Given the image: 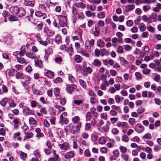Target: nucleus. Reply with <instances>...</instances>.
<instances>
[{
    "instance_id": "0e129e2a",
    "label": "nucleus",
    "mask_w": 161,
    "mask_h": 161,
    "mask_svg": "<svg viewBox=\"0 0 161 161\" xmlns=\"http://www.w3.org/2000/svg\"><path fill=\"white\" fill-rule=\"evenodd\" d=\"M8 103L9 106L10 107L13 108L16 106V104L14 103V101L12 100H9Z\"/></svg>"
},
{
    "instance_id": "c9c22d12",
    "label": "nucleus",
    "mask_w": 161,
    "mask_h": 161,
    "mask_svg": "<svg viewBox=\"0 0 161 161\" xmlns=\"http://www.w3.org/2000/svg\"><path fill=\"white\" fill-rule=\"evenodd\" d=\"M119 149L120 152L122 153H124L126 152L127 151V148L124 146L120 145L119 147Z\"/></svg>"
},
{
    "instance_id": "20e7f679",
    "label": "nucleus",
    "mask_w": 161,
    "mask_h": 161,
    "mask_svg": "<svg viewBox=\"0 0 161 161\" xmlns=\"http://www.w3.org/2000/svg\"><path fill=\"white\" fill-rule=\"evenodd\" d=\"M92 71V69L90 67H84L83 68L82 74L84 77L87 76L88 74H91Z\"/></svg>"
},
{
    "instance_id": "e2e57ef3",
    "label": "nucleus",
    "mask_w": 161,
    "mask_h": 161,
    "mask_svg": "<svg viewBox=\"0 0 161 161\" xmlns=\"http://www.w3.org/2000/svg\"><path fill=\"white\" fill-rule=\"evenodd\" d=\"M142 9L145 12H146L149 10L151 8V7L148 5L143 6Z\"/></svg>"
},
{
    "instance_id": "f8f14e48",
    "label": "nucleus",
    "mask_w": 161,
    "mask_h": 161,
    "mask_svg": "<svg viewBox=\"0 0 161 161\" xmlns=\"http://www.w3.org/2000/svg\"><path fill=\"white\" fill-rule=\"evenodd\" d=\"M59 146L61 150H67L69 149L70 147L69 144L66 142L62 144H60Z\"/></svg>"
},
{
    "instance_id": "e433bc0d",
    "label": "nucleus",
    "mask_w": 161,
    "mask_h": 161,
    "mask_svg": "<svg viewBox=\"0 0 161 161\" xmlns=\"http://www.w3.org/2000/svg\"><path fill=\"white\" fill-rule=\"evenodd\" d=\"M105 17V14L103 12L101 11L97 14V17L100 19H103Z\"/></svg>"
},
{
    "instance_id": "c85d7f7f",
    "label": "nucleus",
    "mask_w": 161,
    "mask_h": 161,
    "mask_svg": "<svg viewBox=\"0 0 161 161\" xmlns=\"http://www.w3.org/2000/svg\"><path fill=\"white\" fill-rule=\"evenodd\" d=\"M75 60L77 63H80L81 62L82 60V58L78 55H76L74 57Z\"/></svg>"
},
{
    "instance_id": "864d4df0",
    "label": "nucleus",
    "mask_w": 161,
    "mask_h": 161,
    "mask_svg": "<svg viewBox=\"0 0 161 161\" xmlns=\"http://www.w3.org/2000/svg\"><path fill=\"white\" fill-rule=\"evenodd\" d=\"M55 108L59 112H62V111H64L65 109V108L64 107L58 105H55Z\"/></svg>"
},
{
    "instance_id": "b1692460",
    "label": "nucleus",
    "mask_w": 161,
    "mask_h": 161,
    "mask_svg": "<svg viewBox=\"0 0 161 161\" xmlns=\"http://www.w3.org/2000/svg\"><path fill=\"white\" fill-rule=\"evenodd\" d=\"M25 134L26 135L24 138V141L31 138L33 136V134L32 132H25Z\"/></svg>"
},
{
    "instance_id": "dca6fc26",
    "label": "nucleus",
    "mask_w": 161,
    "mask_h": 161,
    "mask_svg": "<svg viewBox=\"0 0 161 161\" xmlns=\"http://www.w3.org/2000/svg\"><path fill=\"white\" fill-rule=\"evenodd\" d=\"M35 15L37 17H41L43 19H44L47 17V14L45 13H42L41 11H36Z\"/></svg>"
},
{
    "instance_id": "13d9d810",
    "label": "nucleus",
    "mask_w": 161,
    "mask_h": 161,
    "mask_svg": "<svg viewBox=\"0 0 161 161\" xmlns=\"http://www.w3.org/2000/svg\"><path fill=\"white\" fill-rule=\"evenodd\" d=\"M15 70L13 69H11L9 70L8 73V75L10 77H12L14 76V73Z\"/></svg>"
},
{
    "instance_id": "f03ea898",
    "label": "nucleus",
    "mask_w": 161,
    "mask_h": 161,
    "mask_svg": "<svg viewBox=\"0 0 161 161\" xmlns=\"http://www.w3.org/2000/svg\"><path fill=\"white\" fill-rule=\"evenodd\" d=\"M85 47L86 50L81 49L80 51V53L82 56H85L86 58H89L90 56L89 54L87 52H91V47L88 42H87L86 41L85 43Z\"/></svg>"
},
{
    "instance_id": "3c124183",
    "label": "nucleus",
    "mask_w": 161,
    "mask_h": 161,
    "mask_svg": "<svg viewBox=\"0 0 161 161\" xmlns=\"http://www.w3.org/2000/svg\"><path fill=\"white\" fill-rule=\"evenodd\" d=\"M92 118V114L90 112H87L86 114V121H90Z\"/></svg>"
},
{
    "instance_id": "393cba45",
    "label": "nucleus",
    "mask_w": 161,
    "mask_h": 161,
    "mask_svg": "<svg viewBox=\"0 0 161 161\" xmlns=\"http://www.w3.org/2000/svg\"><path fill=\"white\" fill-rule=\"evenodd\" d=\"M125 7L126 11L129 12L135 8V5L133 4L127 5L125 6Z\"/></svg>"
},
{
    "instance_id": "c03bdc74",
    "label": "nucleus",
    "mask_w": 161,
    "mask_h": 161,
    "mask_svg": "<svg viewBox=\"0 0 161 161\" xmlns=\"http://www.w3.org/2000/svg\"><path fill=\"white\" fill-rule=\"evenodd\" d=\"M87 42L90 45V46L92 48L93 47L95 43V41L93 39H91L90 40H87Z\"/></svg>"
},
{
    "instance_id": "a211bd4d",
    "label": "nucleus",
    "mask_w": 161,
    "mask_h": 161,
    "mask_svg": "<svg viewBox=\"0 0 161 161\" xmlns=\"http://www.w3.org/2000/svg\"><path fill=\"white\" fill-rule=\"evenodd\" d=\"M44 75L50 78H52L54 76V73L51 70H48L44 73Z\"/></svg>"
},
{
    "instance_id": "aec40b11",
    "label": "nucleus",
    "mask_w": 161,
    "mask_h": 161,
    "mask_svg": "<svg viewBox=\"0 0 161 161\" xmlns=\"http://www.w3.org/2000/svg\"><path fill=\"white\" fill-rule=\"evenodd\" d=\"M97 45L100 47H103L105 46V42L103 40L101 39L98 40L97 42Z\"/></svg>"
},
{
    "instance_id": "a18cd8bd",
    "label": "nucleus",
    "mask_w": 161,
    "mask_h": 161,
    "mask_svg": "<svg viewBox=\"0 0 161 161\" xmlns=\"http://www.w3.org/2000/svg\"><path fill=\"white\" fill-rule=\"evenodd\" d=\"M135 75L136 77V79L137 80H139L142 79V76L141 74L139 72H136L135 73Z\"/></svg>"
},
{
    "instance_id": "f3484780",
    "label": "nucleus",
    "mask_w": 161,
    "mask_h": 161,
    "mask_svg": "<svg viewBox=\"0 0 161 161\" xmlns=\"http://www.w3.org/2000/svg\"><path fill=\"white\" fill-rule=\"evenodd\" d=\"M33 111L29 108H27L23 110V113L24 114L27 116L28 115H31L33 114Z\"/></svg>"
},
{
    "instance_id": "4468645a",
    "label": "nucleus",
    "mask_w": 161,
    "mask_h": 161,
    "mask_svg": "<svg viewBox=\"0 0 161 161\" xmlns=\"http://www.w3.org/2000/svg\"><path fill=\"white\" fill-rule=\"evenodd\" d=\"M69 122L68 119L64 118L63 116V114H61L60 116L59 122L62 123V125L67 124Z\"/></svg>"
},
{
    "instance_id": "1a4fd4ad",
    "label": "nucleus",
    "mask_w": 161,
    "mask_h": 161,
    "mask_svg": "<svg viewBox=\"0 0 161 161\" xmlns=\"http://www.w3.org/2000/svg\"><path fill=\"white\" fill-rule=\"evenodd\" d=\"M19 8L18 7L14 6H11L9 8L10 12L12 13L14 15H17L18 14V11H19Z\"/></svg>"
},
{
    "instance_id": "79ce46f5",
    "label": "nucleus",
    "mask_w": 161,
    "mask_h": 161,
    "mask_svg": "<svg viewBox=\"0 0 161 161\" xmlns=\"http://www.w3.org/2000/svg\"><path fill=\"white\" fill-rule=\"evenodd\" d=\"M90 103L92 104H95L97 102V99L96 97H91L90 98Z\"/></svg>"
},
{
    "instance_id": "473e14b6",
    "label": "nucleus",
    "mask_w": 161,
    "mask_h": 161,
    "mask_svg": "<svg viewBox=\"0 0 161 161\" xmlns=\"http://www.w3.org/2000/svg\"><path fill=\"white\" fill-rule=\"evenodd\" d=\"M75 5L78 8H84L86 7V5L82 2L75 3Z\"/></svg>"
},
{
    "instance_id": "bb28decb",
    "label": "nucleus",
    "mask_w": 161,
    "mask_h": 161,
    "mask_svg": "<svg viewBox=\"0 0 161 161\" xmlns=\"http://www.w3.org/2000/svg\"><path fill=\"white\" fill-rule=\"evenodd\" d=\"M138 28L141 31H143L146 30V27L142 23H141L138 25Z\"/></svg>"
},
{
    "instance_id": "f257e3e1",
    "label": "nucleus",
    "mask_w": 161,
    "mask_h": 161,
    "mask_svg": "<svg viewBox=\"0 0 161 161\" xmlns=\"http://www.w3.org/2000/svg\"><path fill=\"white\" fill-rule=\"evenodd\" d=\"M16 78L17 79H22L26 78L27 80L22 82V84L25 88L30 83L31 80V78L29 76H26L22 72H18L17 73L15 76Z\"/></svg>"
},
{
    "instance_id": "69168bd1",
    "label": "nucleus",
    "mask_w": 161,
    "mask_h": 161,
    "mask_svg": "<svg viewBox=\"0 0 161 161\" xmlns=\"http://www.w3.org/2000/svg\"><path fill=\"white\" fill-rule=\"evenodd\" d=\"M129 140V137L126 135H125L122 137V140L124 142H127Z\"/></svg>"
},
{
    "instance_id": "680f3d73",
    "label": "nucleus",
    "mask_w": 161,
    "mask_h": 161,
    "mask_svg": "<svg viewBox=\"0 0 161 161\" xmlns=\"http://www.w3.org/2000/svg\"><path fill=\"white\" fill-rule=\"evenodd\" d=\"M21 50L19 53V55L21 57L24 56V54L25 52V46H22L21 47Z\"/></svg>"
},
{
    "instance_id": "a19ab883",
    "label": "nucleus",
    "mask_w": 161,
    "mask_h": 161,
    "mask_svg": "<svg viewBox=\"0 0 161 161\" xmlns=\"http://www.w3.org/2000/svg\"><path fill=\"white\" fill-rule=\"evenodd\" d=\"M33 154L35 157L41 160V154L38 150H36L34 151L33 152Z\"/></svg>"
},
{
    "instance_id": "39448f33",
    "label": "nucleus",
    "mask_w": 161,
    "mask_h": 161,
    "mask_svg": "<svg viewBox=\"0 0 161 161\" xmlns=\"http://www.w3.org/2000/svg\"><path fill=\"white\" fill-rule=\"evenodd\" d=\"M76 88L77 86L75 85H67L66 86V91L68 93L71 94Z\"/></svg>"
},
{
    "instance_id": "4d7b16f0",
    "label": "nucleus",
    "mask_w": 161,
    "mask_h": 161,
    "mask_svg": "<svg viewBox=\"0 0 161 161\" xmlns=\"http://www.w3.org/2000/svg\"><path fill=\"white\" fill-rule=\"evenodd\" d=\"M117 52L118 53H122L124 52V49L123 47L121 46H119L117 49Z\"/></svg>"
},
{
    "instance_id": "2eb2a0df",
    "label": "nucleus",
    "mask_w": 161,
    "mask_h": 161,
    "mask_svg": "<svg viewBox=\"0 0 161 161\" xmlns=\"http://www.w3.org/2000/svg\"><path fill=\"white\" fill-rule=\"evenodd\" d=\"M128 128V125L127 123L125 122H122L121 129L122 132L125 133L126 131V129H127Z\"/></svg>"
},
{
    "instance_id": "ea45409f",
    "label": "nucleus",
    "mask_w": 161,
    "mask_h": 161,
    "mask_svg": "<svg viewBox=\"0 0 161 161\" xmlns=\"http://www.w3.org/2000/svg\"><path fill=\"white\" fill-rule=\"evenodd\" d=\"M121 157L125 161H128L129 160V155L126 154L122 153Z\"/></svg>"
},
{
    "instance_id": "72a5a7b5",
    "label": "nucleus",
    "mask_w": 161,
    "mask_h": 161,
    "mask_svg": "<svg viewBox=\"0 0 161 161\" xmlns=\"http://www.w3.org/2000/svg\"><path fill=\"white\" fill-rule=\"evenodd\" d=\"M29 122L31 125H35L37 124L36 120L33 117H30L29 119Z\"/></svg>"
},
{
    "instance_id": "ddd939ff",
    "label": "nucleus",
    "mask_w": 161,
    "mask_h": 161,
    "mask_svg": "<svg viewBox=\"0 0 161 161\" xmlns=\"http://www.w3.org/2000/svg\"><path fill=\"white\" fill-rule=\"evenodd\" d=\"M120 61L121 65L125 67H127L129 66V62L125 59L122 57L119 58Z\"/></svg>"
},
{
    "instance_id": "052dcab7",
    "label": "nucleus",
    "mask_w": 161,
    "mask_h": 161,
    "mask_svg": "<svg viewBox=\"0 0 161 161\" xmlns=\"http://www.w3.org/2000/svg\"><path fill=\"white\" fill-rule=\"evenodd\" d=\"M112 154L114 156L117 158L119 155V152L118 150L115 149L113 151Z\"/></svg>"
},
{
    "instance_id": "7ed1b4c3",
    "label": "nucleus",
    "mask_w": 161,
    "mask_h": 161,
    "mask_svg": "<svg viewBox=\"0 0 161 161\" xmlns=\"http://www.w3.org/2000/svg\"><path fill=\"white\" fill-rule=\"evenodd\" d=\"M66 127L69 130L70 132L73 134H75V133H79L81 128L77 125L74 126L72 123L70 124Z\"/></svg>"
},
{
    "instance_id": "9b49d317",
    "label": "nucleus",
    "mask_w": 161,
    "mask_h": 161,
    "mask_svg": "<svg viewBox=\"0 0 161 161\" xmlns=\"http://www.w3.org/2000/svg\"><path fill=\"white\" fill-rule=\"evenodd\" d=\"M75 152L71 151L66 153L64 154V156L66 159H69L73 158Z\"/></svg>"
},
{
    "instance_id": "cd10ccee",
    "label": "nucleus",
    "mask_w": 161,
    "mask_h": 161,
    "mask_svg": "<svg viewBox=\"0 0 161 161\" xmlns=\"http://www.w3.org/2000/svg\"><path fill=\"white\" fill-rule=\"evenodd\" d=\"M91 138L92 140L93 141L97 140L98 138L97 133L96 132H93L91 135Z\"/></svg>"
},
{
    "instance_id": "6e6552de",
    "label": "nucleus",
    "mask_w": 161,
    "mask_h": 161,
    "mask_svg": "<svg viewBox=\"0 0 161 161\" xmlns=\"http://www.w3.org/2000/svg\"><path fill=\"white\" fill-rule=\"evenodd\" d=\"M135 130L138 133H141L144 130V127L141 124H137L135 127Z\"/></svg>"
},
{
    "instance_id": "423d86ee",
    "label": "nucleus",
    "mask_w": 161,
    "mask_h": 161,
    "mask_svg": "<svg viewBox=\"0 0 161 161\" xmlns=\"http://www.w3.org/2000/svg\"><path fill=\"white\" fill-rule=\"evenodd\" d=\"M80 120V117L77 116H74L72 118V121L73 123L76 124V125L78 126L81 127L82 123Z\"/></svg>"
},
{
    "instance_id": "338daca9",
    "label": "nucleus",
    "mask_w": 161,
    "mask_h": 161,
    "mask_svg": "<svg viewBox=\"0 0 161 161\" xmlns=\"http://www.w3.org/2000/svg\"><path fill=\"white\" fill-rule=\"evenodd\" d=\"M109 114L113 116H116L117 114V112L113 109L111 110L110 111Z\"/></svg>"
},
{
    "instance_id": "603ef678",
    "label": "nucleus",
    "mask_w": 161,
    "mask_h": 161,
    "mask_svg": "<svg viewBox=\"0 0 161 161\" xmlns=\"http://www.w3.org/2000/svg\"><path fill=\"white\" fill-rule=\"evenodd\" d=\"M68 79L71 83H74L75 81V78L71 74L68 75Z\"/></svg>"
},
{
    "instance_id": "49530a36",
    "label": "nucleus",
    "mask_w": 161,
    "mask_h": 161,
    "mask_svg": "<svg viewBox=\"0 0 161 161\" xmlns=\"http://www.w3.org/2000/svg\"><path fill=\"white\" fill-rule=\"evenodd\" d=\"M8 101V98L7 97L4 98L2 99L0 102L1 104L4 107L6 105Z\"/></svg>"
},
{
    "instance_id": "8fccbe9b",
    "label": "nucleus",
    "mask_w": 161,
    "mask_h": 161,
    "mask_svg": "<svg viewBox=\"0 0 161 161\" xmlns=\"http://www.w3.org/2000/svg\"><path fill=\"white\" fill-rule=\"evenodd\" d=\"M128 122L131 125H134L136 123L135 119L133 118H130L128 119Z\"/></svg>"
},
{
    "instance_id": "5fc2aeb1",
    "label": "nucleus",
    "mask_w": 161,
    "mask_h": 161,
    "mask_svg": "<svg viewBox=\"0 0 161 161\" xmlns=\"http://www.w3.org/2000/svg\"><path fill=\"white\" fill-rule=\"evenodd\" d=\"M54 93L55 96L58 97L59 94L60 90L57 88H55L54 89Z\"/></svg>"
},
{
    "instance_id": "0eeeda50",
    "label": "nucleus",
    "mask_w": 161,
    "mask_h": 161,
    "mask_svg": "<svg viewBox=\"0 0 161 161\" xmlns=\"http://www.w3.org/2000/svg\"><path fill=\"white\" fill-rule=\"evenodd\" d=\"M59 24L61 27H65L67 25V19L65 17L62 15L59 16Z\"/></svg>"
},
{
    "instance_id": "4be33fe9",
    "label": "nucleus",
    "mask_w": 161,
    "mask_h": 161,
    "mask_svg": "<svg viewBox=\"0 0 161 161\" xmlns=\"http://www.w3.org/2000/svg\"><path fill=\"white\" fill-rule=\"evenodd\" d=\"M26 56L29 58L31 59H35L36 56V54L31 52H28L25 54Z\"/></svg>"
},
{
    "instance_id": "f704fd0d",
    "label": "nucleus",
    "mask_w": 161,
    "mask_h": 161,
    "mask_svg": "<svg viewBox=\"0 0 161 161\" xmlns=\"http://www.w3.org/2000/svg\"><path fill=\"white\" fill-rule=\"evenodd\" d=\"M106 85L107 86H108V84L106 81H104L103 83L101 84L100 88L102 90L105 91L106 90L107 88Z\"/></svg>"
},
{
    "instance_id": "774afa93",
    "label": "nucleus",
    "mask_w": 161,
    "mask_h": 161,
    "mask_svg": "<svg viewBox=\"0 0 161 161\" xmlns=\"http://www.w3.org/2000/svg\"><path fill=\"white\" fill-rule=\"evenodd\" d=\"M126 24L128 27H131L133 25V22L132 20H129L126 21Z\"/></svg>"
},
{
    "instance_id": "2f4dec72",
    "label": "nucleus",
    "mask_w": 161,
    "mask_h": 161,
    "mask_svg": "<svg viewBox=\"0 0 161 161\" xmlns=\"http://www.w3.org/2000/svg\"><path fill=\"white\" fill-rule=\"evenodd\" d=\"M20 158L23 160L25 161L27 157V154L26 153L23 152L22 151H20Z\"/></svg>"
},
{
    "instance_id": "a878e982",
    "label": "nucleus",
    "mask_w": 161,
    "mask_h": 161,
    "mask_svg": "<svg viewBox=\"0 0 161 161\" xmlns=\"http://www.w3.org/2000/svg\"><path fill=\"white\" fill-rule=\"evenodd\" d=\"M35 65L36 66H38L40 68H42L43 66L42 61L41 60H35Z\"/></svg>"
},
{
    "instance_id": "09e8293b",
    "label": "nucleus",
    "mask_w": 161,
    "mask_h": 161,
    "mask_svg": "<svg viewBox=\"0 0 161 161\" xmlns=\"http://www.w3.org/2000/svg\"><path fill=\"white\" fill-rule=\"evenodd\" d=\"M100 118L104 119L107 120L108 119V115L106 113H102L100 114Z\"/></svg>"
},
{
    "instance_id": "6ab92c4d",
    "label": "nucleus",
    "mask_w": 161,
    "mask_h": 161,
    "mask_svg": "<svg viewBox=\"0 0 161 161\" xmlns=\"http://www.w3.org/2000/svg\"><path fill=\"white\" fill-rule=\"evenodd\" d=\"M109 54V52L105 48H103L101 49L100 55L103 57L104 56H108Z\"/></svg>"
},
{
    "instance_id": "de8ad7c7",
    "label": "nucleus",
    "mask_w": 161,
    "mask_h": 161,
    "mask_svg": "<svg viewBox=\"0 0 161 161\" xmlns=\"http://www.w3.org/2000/svg\"><path fill=\"white\" fill-rule=\"evenodd\" d=\"M16 59L17 61L21 64L26 63L25 59L23 58L17 57Z\"/></svg>"
},
{
    "instance_id": "bf43d9fd",
    "label": "nucleus",
    "mask_w": 161,
    "mask_h": 161,
    "mask_svg": "<svg viewBox=\"0 0 161 161\" xmlns=\"http://www.w3.org/2000/svg\"><path fill=\"white\" fill-rule=\"evenodd\" d=\"M33 92L36 94H38V95H41L42 92H40L39 90H37L36 88H33L32 89Z\"/></svg>"
},
{
    "instance_id": "37998d69",
    "label": "nucleus",
    "mask_w": 161,
    "mask_h": 161,
    "mask_svg": "<svg viewBox=\"0 0 161 161\" xmlns=\"http://www.w3.org/2000/svg\"><path fill=\"white\" fill-rule=\"evenodd\" d=\"M24 4L25 5L29 6L32 7L34 6V3H32L31 1L29 0L25 1Z\"/></svg>"
},
{
    "instance_id": "58836bf2",
    "label": "nucleus",
    "mask_w": 161,
    "mask_h": 161,
    "mask_svg": "<svg viewBox=\"0 0 161 161\" xmlns=\"http://www.w3.org/2000/svg\"><path fill=\"white\" fill-rule=\"evenodd\" d=\"M79 83L81 86L84 89L86 88V82L82 79H80L79 80Z\"/></svg>"
},
{
    "instance_id": "9d476101",
    "label": "nucleus",
    "mask_w": 161,
    "mask_h": 161,
    "mask_svg": "<svg viewBox=\"0 0 161 161\" xmlns=\"http://www.w3.org/2000/svg\"><path fill=\"white\" fill-rule=\"evenodd\" d=\"M19 11L17 16L19 17H21L24 16L26 14L25 10L23 8L21 7L19 8Z\"/></svg>"
},
{
    "instance_id": "4c0bfd02",
    "label": "nucleus",
    "mask_w": 161,
    "mask_h": 161,
    "mask_svg": "<svg viewBox=\"0 0 161 161\" xmlns=\"http://www.w3.org/2000/svg\"><path fill=\"white\" fill-rule=\"evenodd\" d=\"M101 64V62L98 59H95L94 60L93 64L97 67H99Z\"/></svg>"
},
{
    "instance_id": "7c9ffc66",
    "label": "nucleus",
    "mask_w": 161,
    "mask_h": 161,
    "mask_svg": "<svg viewBox=\"0 0 161 161\" xmlns=\"http://www.w3.org/2000/svg\"><path fill=\"white\" fill-rule=\"evenodd\" d=\"M106 142V138L103 136L101 137L98 140L99 143L100 144H104Z\"/></svg>"
},
{
    "instance_id": "c756f323",
    "label": "nucleus",
    "mask_w": 161,
    "mask_h": 161,
    "mask_svg": "<svg viewBox=\"0 0 161 161\" xmlns=\"http://www.w3.org/2000/svg\"><path fill=\"white\" fill-rule=\"evenodd\" d=\"M21 133L20 132H18L14 134V139H16L18 140L21 141L22 140L21 137L20 136Z\"/></svg>"
},
{
    "instance_id": "6e6d98bb",
    "label": "nucleus",
    "mask_w": 161,
    "mask_h": 161,
    "mask_svg": "<svg viewBox=\"0 0 161 161\" xmlns=\"http://www.w3.org/2000/svg\"><path fill=\"white\" fill-rule=\"evenodd\" d=\"M111 132L113 135H117L119 133V131L118 129L115 128L112 129Z\"/></svg>"
},
{
    "instance_id": "412c9836",
    "label": "nucleus",
    "mask_w": 161,
    "mask_h": 161,
    "mask_svg": "<svg viewBox=\"0 0 161 161\" xmlns=\"http://www.w3.org/2000/svg\"><path fill=\"white\" fill-rule=\"evenodd\" d=\"M44 32L48 35L53 36L54 34V32L52 30H49L47 28H45L44 29Z\"/></svg>"
},
{
    "instance_id": "5701e85b",
    "label": "nucleus",
    "mask_w": 161,
    "mask_h": 161,
    "mask_svg": "<svg viewBox=\"0 0 161 161\" xmlns=\"http://www.w3.org/2000/svg\"><path fill=\"white\" fill-rule=\"evenodd\" d=\"M142 19L144 22H147V23H151L152 22V20L150 18H148L146 15H143L142 16Z\"/></svg>"
}]
</instances>
